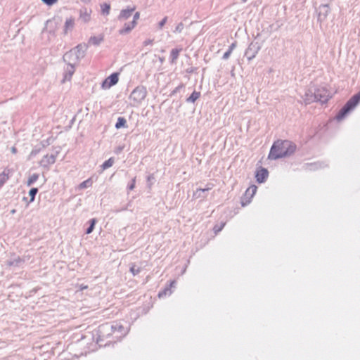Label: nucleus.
<instances>
[{
    "mask_svg": "<svg viewBox=\"0 0 360 360\" xmlns=\"http://www.w3.org/2000/svg\"><path fill=\"white\" fill-rule=\"evenodd\" d=\"M296 145L288 140H278L275 141L268 155L270 160H277L282 158L288 157L295 153Z\"/></svg>",
    "mask_w": 360,
    "mask_h": 360,
    "instance_id": "obj_1",
    "label": "nucleus"
},
{
    "mask_svg": "<svg viewBox=\"0 0 360 360\" xmlns=\"http://www.w3.org/2000/svg\"><path fill=\"white\" fill-rule=\"evenodd\" d=\"M98 332L99 338L111 335L115 338L120 339L127 335L128 330L120 323H106L99 326Z\"/></svg>",
    "mask_w": 360,
    "mask_h": 360,
    "instance_id": "obj_2",
    "label": "nucleus"
},
{
    "mask_svg": "<svg viewBox=\"0 0 360 360\" xmlns=\"http://www.w3.org/2000/svg\"><path fill=\"white\" fill-rule=\"evenodd\" d=\"M360 102V91L352 96L347 103L342 107L335 116L338 121L344 119L348 113L353 110Z\"/></svg>",
    "mask_w": 360,
    "mask_h": 360,
    "instance_id": "obj_3",
    "label": "nucleus"
},
{
    "mask_svg": "<svg viewBox=\"0 0 360 360\" xmlns=\"http://www.w3.org/2000/svg\"><path fill=\"white\" fill-rule=\"evenodd\" d=\"M146 95V88L143 86H138L132 91L129 96V98L136 104H139L145 99Z\"/></svg>",
    "mask_w": 360,
    "mask_h": 360,
    "instance_id": "obj_4",
    "label": "nucleus"
},
{
    "mask_svg": "<svg viewBox=\"0 0 360 360\" xmlns=\"http://www.w3.org/2000/svg\"><path fill=\"white\" fill-rule=\"evenodd\" d=\"M314 94L316 96V101L326 103L331 97L328 89L326 86H316L314 88Z\"/></svg>",
    "mask_w": 360,
    "mask_h": 360,
    "instance_id": "obj_5",
    "label": "nucleus"
},
{
    "mask_svg": "<svg viewBox=\"0 0 360 360\" xmlns=\"http://www.w3.org/2000/svg\"><path fill=\"white\" fill-rule=\"evenodd\" d=\"M62 22V19L60 17L53 18L46 20L45 23L44 30H46L51 34H55L56 31L58 30L59 25Z\"/></svg>",
    "mask_w": 360,
    "mask_h": 360,
    "instance_id": "obj_6",
    "label": "nucleus"
},
{
    "mask_svg": "<svg viewBox=\"0 0 360 360\" xmlns=\"http://www.w3.org/2000/svg\"><path fill=\"white\" fill-rule=\"evenodd\" d=\"M259 50L260 46L258 42L252 41L245 51V56L248 60H251L256 56Z\"/></svg>",
    "mask_w": 360,
    "mask_h": 360,
    "instance_id": "obj_7",
    "label": "nucleus"
},
{
    "mask_svg": "<svg viewBox=\"0 0 360 360\" xmlns=\"http://www.w3.org/2000/svg\"><path fill=\"white\" fill-rule=\"evenodd\" d=\"M119 80V73L113 72L106 79H105L101 84L103 89H110L111 86L115 85Z\"/></svg>",
    "mask_w": 360,
    "mask_h": 360,
    "instance_id": "obj_8",
    "label": "nucleus"
},
{
    "mask_svg": "<svg viewBox=\"0 0 360 360\" xmlns=\"http://www.w3.org/2000/svg\"><path fill=\"white\" fill-rule=\"evenodd\" d=\"M59 153V150H56L51 155H46L40 161V165L44 168H49L50 165L54 164L56 160V158Z\"/></svg>",
    "mask_w": 360,
    "mask_h": 360,
    "instance_id": "obj_9",
    "label": "nucleus"
},
{
    "mask_svg": "<svg viewBox=\"0 0 360 360\" xmlns=\"http://www.w3.org/2000/svg\"><path fill=\"white\" fill-rule=\"evenodd\" d=\"M63 60L67 65H76L79 62V59L75 56V51H72V50L67 51L63 55Z\"/></svg>",
    "mask_w": 360,
    "mask_h": 360,
    "instance_id": "obj_10",
    "label": "nucleus"
},
{
    "mask_svg": "<svg viewBox=\"0 0 360 360\" xmlns=\"http://www.w3.org/2000/svg\"><path fill=\"white\" fill-rule=\"evenodd\" d=\"M330 11L328 4H321L318 8V20L324 21Z\"/></svg>",
    "mask_w": 360,
    "mask_h": 360,
    "instance_id": "obj_11",
    "label": "nucleus"
},
{
    "mask_svg": "<svg viewBox=\"0 0 360 360\" xmlns=\"http://www.w3.org/2000/svg\"><path fill=\"white\" fill-rule=\"evenodd\" d=\"M269 176V172L267 169L260 167V169L257 170L255 174V178L259 184L264 183L266 181Z\"/></svg>",
    "mask_w": 360,
    "mask_h": 360,
    "instance_id": "obj_12",
    "label": "nucleus"
},
{
    "mask_svg": "<svg viewBox=\"0 0 360 360\" xmlns=\"http://www.w3.org/2000/svg\"><path fill=\"white\" fill-rule=\"evenodd\" d=\"M72 51H75L76 57L80 60L83 58L85 56V52L86 50V46L85 44H78L77 46H75L74 49H71Z\"/></svg>",
    "mask_w": 360,
    "mask_h": 360,
    "instance_id": "obj_13",
    "label": "nucleus"
},
{
    "mask_svg": "<svg viewBox=\"0 0 360 360\" xmlns=\"http://www.w3.org/2000/svg\"><path fill=\"white\" fill-rule=\"evenodd\" d=\"M136 24L137 22L134 20L124 23L123 28L119 30V34L121 35L129 34L135 27Z\"/></svg>",
    "mask_w": 360,
    "mask_h": 360,
    "instance_id": "obj_14",
    "label": "nucleus"
},
{
    "mask_svg": "<svg viewBox=\"0 0 360 360\" xmlns=\"http://www.w3.org/2000/svg\"><path fill=\"white\" fill-rule=\"evenodd\" d=\"M134 11H135V7L134 6L132 7V8L128 7L126 9H122L120 11V15L117 17L118 20H124L129 19L131 16L132 13Z\"/></svg>",
    "mask_w": 360,
    "mask_h": 360,
    "instance_id": "obj_15",
    "label": "nucleus"
},
{
    "mask_svg": "<svg viewBox=\"0 0 360 360\" xmlns=\"http://www.w3.org/2000/svg\"><path fill=\"white\" fill-rule=\"evenodd\" d=\"M305 104H310L316 101V96L314 94V89L310 88L305 91L303 97Z\"/></svg>",
    "mask_w": 360,
    "mask_h": 360,
    "instance_id": "obj_16",
    "label": "nucleus"
},
{
    "mask_svg": "<svg viewBox=\"0 0 360 360\" xmlns=\"http://www.w3.org/2000/svg\"><path fill=\"white\" fill-rule=\"evenodd\" d=\"M75 71V65H67L65 68L64 77L63 79V82L65 81H70Z\"/></svg>",
    "mask_w": 360,
    "mask_h": 360,
    "instance_id": "obj_17",
    "label": "nucleus"
},
{
    "mask_svg": "<svg viewBox=\"0 0 360 360\" xmlns=\"http://www.w3.org/2000/svg\"><path fill=\"white\" fill-rule=\"evenodd\" d=\"M25 262V259H22L19 256H15L13 258L6 261V264L9 266H20Z\"/></svg>",
    "mask_w": 360,
    "mask_h": 360,
    "instance_id": "obj_18",
    "label": "nucleus"
},
{
    "mask_svg": "<svg viewBox=\"0 0 360 360\" xmlns=\"http://www.w3.org/2000/svg\"><path fill=\"white\" fill-rule=\"evenodd\" d=\"M91 10L87 8H82L79 11V18L84 22H88L91 20Z\"/></svg>",
    "mask_w": 360,
    "mask_h": 360,
    "instance_id": "obj_19",
    "label": "nucleus"
},
{
    "mask_svg": "<svg viewBox=\"0 0 360 360\" xmlns=\"http://www.w3.org/2000/svg\"><path fill=\"white\" fill-rule=\"evenodd\" d=\"M75 27V19L72 17H70L66 19L63 28L64 34H67L69 31L73 30Z\"/></svg>",
    "mask_w": 360,
    "mask_h": 360,
    "instance_id": "obj_20",
    "label": "nucleus"
},
{
    "mask_svg": "<svg viewBox=\"0 0 360 360\" xmlns=\"http://www.w3.org/2000/svg\"><path fill=\"white\" fill-rule=\"evenodd\" d=\"M211 189V187L207 186L205 188H198L194 193H193V198L198 199V198H202L204 199L207 197L206 193L209 191Z\"/></svg>",
    "mask_w": 360,
    "mask_h": 360,
    "instance_id": "obj_21",
    "label": "nucleus"
},
{
    "mask_svg": "<svg viewBox=\"0 0 360 360\" xmlns=\"http://www.w3.org/2000/svg\"><path fill=\"white\" fill-rule=\"evenodd\" d=\"M11 173V169L8 168H6L1 174H0V188L4 185V184L9 179V174Z\"/></svg>",
    "mask_w": 360,
    "mask_h": 360,
    "instance_id": "obj_22",
    "label": "nucleus"
},
{
    "mask_svg": "<svg viewBox=\"0 0 360 360\" xmlns=\"http://www.w3.org/2000/svg\"><path fill=\"white\" fill-rule=\"evenodd\" d=\"M181 51V49H173L170 53V62L172 63H176V60L179 58V53Z\"/></svg>",
    "mask_w": 360,
    "mask_h": 360,
    "instance_id": "obj_23",
    "label": "nucleus"
},
{
    "mask_svg": "<svg viewBox=\"0 0 360 360\" xmlns=\"http://www.w3.org/2000/svg\"><path fill=\"white\" fill-rule=\"evenodd\" d=\"M115 127L117 129H119L120 128H127V120L123 117H119L117 120V122L115 123Z\"/></svg>",
    "mask_w": 360,
    "mask_h": 360,
    "instance_id": "obj_24",
    "label": "nucleus"
},
{
    "mask_svg": "<svg viewBox=\"0 0 360 360\" xmlns=\"http://www.w3.org/2000/svg\"><path fill=\"white\" fill-rule=\"evenodd\" d=\"M200 97V92L193 91L189 97L186 100L187 103H195Z\"/></svg>",
    "mask_w": 360,
    "mask_h": 360,
    "instance_id": "obj_25",
    "label": "nucleus"
},
{
    "mask_svg": "<svg viewBox=\"0 0 360 360\" xmlns=\"http://www.w3.org/2000/svg\"><path fill=\"white\" fill-rule=\"evenodd\" d=\"M97 222V220L96 218L91 219L88 223L89 224V227L86 229L85 233L86 234H90L93 232L95 225Z\"/></svg>",
    "mask_w": 360,
    "mask_h": 360,
    "instance_id": "obj_26",
    "label": "nucleus"
},
{
    "mask_svg": "<svg viewBox=\"0 0 360 360\" xmlns=\"http://www.w3.org/2000/svg\"><path fill=\"white\" fill-rule=\"evenodd\" d=\"M257 187L255 185L250 186L245 191V195L249 196L250 199L253 197V195L256 193Z\"/></svg>",
    "mask_w": 360,
    "mask_h": 360,
    "instance_id": "obj_27",
    "label": "nucleus"
},
{
    "mask_svg": "<svg viewBox=\"0 0 360 360\" xmlns=\"http://www.w3.org/2000/svg\"><path fill=\"white\" fill-rule=\"evenodd\" d=\"M103 40V36H93V37H91L90 39H89V43L95 45V46H98L101 44V42Z\"/></svg>",
    "mask_w": 360,
    "mask_h": 360,
    "instance_id": "obj_28",
    "label": "nucleus"
},
{
    "mask_svg": "<svg viewBox=\"0 0 360 360\" xmlns=\"http://www.w3.org/2000/svg\"><path fill=\"white\" fill-rule=\"evenodd\" d=\"M101 13L103 15H108L110 13V5L108 3H104L101 5Z\"/></svg>",
    "mask_w": 360,
    "mask_h": 360,
    "instance_id": "obj_29",
    "label": "nucleus"
},
{
    "mask_svg": "<svg viewBox=\"0 0 360 360\" xmlns=\"http://www.w3.org/2000/svg\"><path fill=\"white\" fill-rule=\"evenodd\" d=\"M114 163V158H110L108 160H105L101 165L103 170L107 169L109 167H112Z\"/></svg>",
    "mask_w": 360,
    "mask_h": 360,
    "instance_id": "obj_30",
    "label": "nucleus"
},
{
    "mask_svg": "<svg viewBox=\"0 0 360 360\" xmlns=\"http://www.w3.org/2000/svg\"><path fill=\"white\" fill-rule=\"evenodd\" d=\"M39 175L37 173H34L32 175H31L27 181V186H32L35 181H37V179H39Z\"/></svg>",
    "mask_w": 360,
    "mask_h": 360,
    "instance_id": "obj_31",
    "label": "nucleus"
},
{
    "mask_svg": "<svg viewBox=\"0 0 360 360\" xmlns=\"http://www.w3.org/2000/svg\"><path fill=\"white\" fill-rule=\"evenodd\" d=\"M91 185H92V180H91V179H88L82 181L81 184H79V189H84L86 188L91 186Z\"/></svg>",
    "mask_w": 360,
    "mask_h": 360,
    "instance_id": "obj_32",
    "label": "nucleus"
},
{
    "mask_svg": "<svg viewBox=\"0 0 360 360\" xmlns=\"http://www.w3.org/2000/svg\"><path fill=\"white\" fill-rule=\"evenodd\" d=\"M171 294H172L171 289L168 286H166L162 290H160L158 292V297H162L164 296H166L167 295H171Z\"/></svg>",
    "mask_w": 360,
    "mask_h": 360,
    "instance_id": "obj_33",
    "label": "nucleus"
},
{
    "mask_svg": "<svg viewBox=\"0 0 360 360\" xmlns=\"http://www.w3.org/2000/svg\"><path fill=\"white\" fill-rule=\"evenodd\" d=\"M37 193H38V188H32L30 190L29 195L30 197V202L34 201V199H35V197H36V195H37Z\"/></svg>",
    "mask_w": 360,
    "mask_h": 360,
    "instance_id": "obj_34",
    "label": "nucleus"
},
{
    "mask_svg": "<svg viewBox=\"0 0 360 360\" xmlns=\"http://www.w3.org/2000/svg\"><path fill=\"white\" fill-rule=\"evenodd\" d=\"M130 271L134 276H136L141 272V268L135 264H132L130 267Z\"/></svg>",
    "mask_w": 360,
    "mask_h": 360,
    "instance_id": "obj_35",
    "label": "nucleus"
},
{
    "mask_svg": "<svg viewBox=\"0 0 360 360\" xmlns=\"http://www.w3.org/2000/svg\"><path fill=\"white\" fill-rule=\"evenodd\" d=\"M224 225H225V223H222L220 225H215L213 229L214 233L217 234L219 232H220L222 230V229L224 228Z\"/></svg>",
    "mask_w": 360,
    "mask_h": 360,
    "instance_id": "obj_36",
    "label": "nucleus"
},
{
    "mask_svg": "<svg viewBox=\"0 0 360 360\" xmlns=\"http://www.w3.org/2000/svg\"><path fill=\"white\" fill-rule=\"evenodd\" d=\"M44 4L48 6H51L53 4H56L58 0H41Z\"/></svg>",
    "mask_w": 360,
    "mask_h": 360,
    "instance_id": "obj_37",
    "label": "nucleus"
},
{
    "mask_svg": "<svg viewBox=\"0 0 360 360\" xmlns=\"http://www.w3.org/2000/svg\"><path fill=\"white\" fill-rule=\"evenodd\" d=\"M184 87V84H180L178 86H176L171 93V95H174L179 92Z\"/></svg>",
    "mask_w": 360,
    "mask_h": 360,
    "instance_id": "obj_38",
    "label": "nucleus"
},
{
    "mask_svg": "<svg viewBox=\"0 0 360 360\" xmlns=\"http://www.w3.org/2000/svg\"><path fill=\"white\" fill-rule=\"evenodd\" d=\"M184 29V24L182 22H179L176 27H175L174 32H181Z\"/></svg>",
    "mask_w": 360,
    "mask_h": 360,
    "instance_id": "obj_39",
    "label": "nucleus"
},
{
    "mask_svg": "<svg viewBox=\"0 0 360 360\" xmlns=\"http://www.w3.org/2000/svg\"><path fill=\"white\" fill-rule=\"evenodd\" d=\"M41 151V148H34V149H32V150L31 151L30 153V156L31 157H34L36 156L39 152Z\"/></svg>",
    "mask_w": 360,
    "mask_h": 360,
    "instance_id": "obj_40",
    "label": "nucleus"
},
{
    "mask_svg": "<svg viewBox=\"0 0 360 360\" xmlns=\"http://www.w3.org/2000/svg\"><path fill=\"white\" fill-rule=\"evenodd\" d=\"M41 148H46V146H48L49 145H50V138L49 139H47L46 140H43L41 142Z\"/></svg>",
    "mask_w": 360,
    "mask_h": 360,
    "instance_id": "obj_41",
    "label": "nucleus"
},
{
    "mask_svg": "<svg viewBox=\"0 0 360 360\" xmlns=\"http://www.w3.org/2000/svg\"><path fill=\"white\" fill-rule=\"evenodd\" d=\"M136 178L131 179V182L128 185L127 188L129 190L131 191L135 187Z\"/></svg>",
    "mask_w": 360,
    "mask_h": 360,
    "instance_id": "obj_42",
    "label": "nucleus"
},
{
    "mask_svg": "<svg viewBox=\"0 0 360 360\" xmlns=\"http://www.w3.org/2000/svg\"><path fill=\"white\" fill-rule=\"evenodd\" d=\"M167 21V17L165 16L158 24L159 29H162Z\"/></svg>",
    "mask_w": 360,
    "mask_h": 360,
    "instance_id": "obj_43",
    "label": "nucleus"
},
{
    "mask_svg": "<svg viewBox=\"0 0 360 360\" xmlns=\"http://www.w3.org/2000/svg\"><path fill=\"white\" fill-rule=\"evenodd\" d=\"M231 53H232L231 51H230L229 50H227V51L224 53V55H223V56H222V59H224V60H227V59L230 57V56H231Z\"/></svg>",
    "mask_w": 360,
    "mask_h": 360,
    "instance_id": "obj_44",
    "label": "nucleus"
},
{
    "mask_svg": "<svg viewBox=\"0 0 360 360\" xmlns=\"http://www.w3.org/2000/svg\"><path fill=\"white\" fill-rule=\"evenodd\" d=\"M317 165H319V167H321V163H314V164L310 165V167H311L310 169L311 170V169H317L318 168Z\"/></svg>",
    "mask_w": 360,
    "mask_h": 360,
    "instance_id": "obj_45",
    "label": "nucleus"
},
{
    "mask_svg": "<svg viewBox=\"0 0 360 360\" xmlns=\"http://www.w3.org/2000/svg\"><path fill=\"white\" fill-rule=\"evenodd\" d=\"M140 17V13L139 12H136L134 15H133V20H134L136 22H137V20Z\"/></svg>",
    "mask_w": 360,
    "mask_h": 360,
    "instance_id": "obj_46",
    "label": "nucleus"
},
{
    "mask_svg": "<svg viewBox=\"0 0 360 360\" xmlns=\"http://www.w3.org/2000/svg\"><path fill=\"white\" fill-rule=\"evenodd\" d=\"M153 39H146V40H145V41H143V45H144V46L150 45V44H153Z\"/></svg>",
    "mask_w": 360,
    "mask_h": 360,
    "instance_id": "obj_47",
    "label": "nucleus"
},
{
    "mask_svg": "<svg viewBox=\"0 0 360 360\" xmlns=\"http://www.w3.org/2000/svg\"><path fill=\"white\" fill-rule=\"evenodd\" d=\"M236 42H233V43H232V44L229 46V47L228 50H229L230 51H231V52H232V51H233V50L236 48Z\"/></svg>",
    "mask_w": 360,
    "mask_h": 360,
    "instance_id": "obj_48",
    "label": "nucleus"
},
{
    "mask_svg": "<svg viewBox=\"0 0 360 360\" xmlns=\"http://www.w3.org/2000/svg\"><path fill=\"white\" fill-rule=\"evenodd\" d=\"M176 284V281H172L170 282L169 285H167V286L171 289L172 288H175Z\"/></svg>",
    "mask_w": 360,
    "mask_h": 360,
    "instance_id": "obj_49",
    "label": "nucleus"
},
{
    "mask_svg": "<svg viewBox=\"0 0 360 360\" xmlns=\"http://www.w3.org/2000/svg\"><path fill=\"white\" fill-rule=\"evenodd\" d=\"M123 148L124 147H121V146H119L116 150H115V153L118 154L120 153L122 150H123Z\"/></svg>",
    "mask_w": 360,
    "mask_h": 360,
    "instance_id": "obj_50",
    "label": "nucleus"
},
{
    "mask_svg": "<svg viewBox=\"0 0 360 360\" xmlns=\"http://www.w3.org/2000/svg\"><path fill=\"white\" fill-rule=\"evenodd\" d=\"M11 152H12L13 153H17V148H16L15 147H14V146H13V147H12V148H11Z\"/></svg>",
    "mask_w": 360,
    "mask_h": 360,
    "instance_id": "obj_51",
    "label": "nucleus"
},
{
    "mask_svg": "<svg viewBox=\"0 0 360 360\" xmlns=\"http://www.w3.org/2000/svg\"><path fill=\"white\" fill-rule=\"evenodd\" d=\"M250 200H249L248 201L244 202L243 201H242L241 204H242V206L244 207L245 205H247L248 203H250Z\"/></svg>",
    "mask_w": 360,
    "mask_h": 360,
    "instance_id": "obj_52",
    "label": "nucleus"
},
{
    "mask_svg": "<svg viewBox=\"0 0 360 360\" xmlns=\"http://www.w3.org/2000/svg\"><path fill=\"white\" fill-rule=\"evenodd\" d=\"M87 288V285H81V290H84V289H86Z\"/></svg>",
    "mask_w": 360,
    "mask_h": 360,
    "instance_id": "obj_53",
    "label": "nucleus"
},
{
    "mask_svg": "<svg viewBox=\"0 0 360 360\" xmlns=\"http://www.w3.org/2000/svg\"><path fill=\"white\" fill-rule=\"evenodd\" d=\"M15 210H13L11 211V213H13H13H15Z\"/></svg>",
    "mask_w": 360,
    "mask_h": 360,
    "instance_id": "obj_54",
    "label": "nucleus"
},
{
    "mask_svg": "<svg viewBox=\"0 0 360 360\" xmlns=\"http://www.w3.org/2000/svg\"><path fill=\"white\" fill-rule=\"evenodd\" d=\"M242 1H243V3H245V2H246V1H247V0H242Z\"/></svg>",
    "mask_w": 360,
    "mask_h": 360,
    "instance_id": "obj_55",
    "label": "nucleus"
}]
</instances>
